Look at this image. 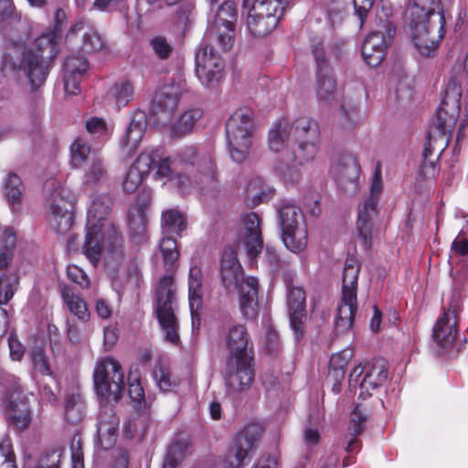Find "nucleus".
<instances>
[{
    "label": "nucleus",
    "instance_id": "obj_1",
    "mask_svg": "<svg viewBox=\"0 0 468 468\" xmlns=\"http://www.w3.org/2000/svg\"><path fill=\"white\" fill-rule=\"evenodd\" d=\"M461 74L453 72L449 80L436 116L431 123L422 154L423 161L420 166V174L426 178L435 176L436 161L448 146L458 116H463V121L468 120V77L463 72Z\"/></svg>",
    "mask_w": 468,
    "mask_h": 468
},
{
    "label": "nucleus",
    "instance_id": "obj_2",
    "mask_svg": "<svg viewBox=\"0 0 468 468\" xmlns=\"http://www.w3.org/2000/svg\"><path fill=\"white\" fill-rule=\"evenodd\" d=\"M93 382L101 404L97 424L98 442L103 450L116 442L120 420L111 406L122 397L124 378L120 363L112 357L99 358L93 370Z\"/></svg>",
    "mask_w": 468,
    "mask_h": 468
},
{
    "label": "nucleus",
    "instance_id": "obj_3",
    "mask_svg": "<svg viewBox=\"0 0 468 468\" xmlns=\"http://www.w3.org/2000/svg\"><path fill=\"white\" fill-rule=\"evenodd\" d=\"M112 204L108 195L92 201L88 211L87 233L83 245V253L96 265L101 251L106 248L111 252L117 251L122 246V237L114 226L105 218Z\"/></svg>",
    "mask_w": 468,
    "mask_h": 468
},
{
    "label": "nucleus",
    "instance_id": "obj_4",
    "mask_svg": "<svg viewBox=\"0 0 468 468\" xmlns=\"http://www.w3.org/2000/svg\"><path fill=\"white\" fill-rule=\"evenodd\" d=\"M222 284L229 292H237L242 314L253 318L258 311V280L245 276L233 248L224 250L220 261Z\"/></svg>",
    "mask_w": 468,
    "mask_h": 468
},
{
    "label": "nucleus",
    "instance_id": "obj_5",
    "mask_svg": "<svg viewBox=\"0 0 468 468\" xmlns=\"http://www.w3.org/2000/svg\"><path fill=\"white\" fill-rule=\"evenodd\" d=\"M294 147L287 153L288 163L280 164L277 172L287 183H294L300 177L296 165H303L314 160L319 152L320 129L318 123L310 118L300 117L294 121Z\"/></svg>",
    "mask_w": 468,
    "mask_h": 468
},
{
    "label": "nucleus",
    "instance_id": "obj_6",
    "mask_svg": "<svg viewBox=\"0 0 468 468\" xmlns=\"http://www.w3.org/2000/svg\"><path fill=\"white\" fill-rule=\"evenodd\" d=\"M59 39L60 34L52 29L38 37L33 47L22 54L18 69L25 73L33 89L45 81L49 63L58 54Z\"/></svg>",
    "mask_w": 468,
    "mask_h": 468
},
{
    "label": "nucleus",
    "instance_id": "obj_7",
    "mask_svg": "<svg viewBox=\"0 0 468 468\" xmlns=\"http://www.w3.org/2000/svg\"><path fill=\"white\" fill-rule=\"evenodd\" d=\"M254 112L244 107L235 111L226 124L228 150L230 158L242 163L250 154L255 134Z\"/></svg>",
    "mask_w": 468,
    "mask_h": 468
},
{
    "label": "nucleus",
    "instance_id": "obj_8",
    "mask_svg": "<svg viewBox=\"0 0 468 468\" xmlns=\"http://www.w3.org/2000/svg\"><path fill=\"white\" fill-rule=\"evenodd\" d=\"M287 3V0H243L250 32L259 37L269 35L277 27Z\"/></svg>",
    "mask_w": 468,
    "mask_h": 468
},
{
    "label": "nucleus",
    "instance_id": "obj_9",
    "mask_svg": "<svg viewBox=\"0 0 468 468\" xmlns=\"http://www.w3.org/2000/svg\"><path fill=\"white\" fill-rule=\"evenodd\" d=\"M156 315L165 339L176 345L179 342V323L176 316V290L173 277L165 275L159 281L156 289Z\"/></svg>",
    "mask_w": 468,
    "mask_h": 468
},
{
    "label": "nucleus",
    "instance_id": "obj_10",
    "mask_svg": "<svg viewBox=\"0 0 468 468\" xmlns=\"http://www.w3.org/2000/svg\"><path fill=\"white\" fill-rule=\"evenodd\" d=\"M44 196L50 228L58 234L67 233L72 225L71 202L69 193L56 178L44 184Z\"/></svg>",
    "mask_w": 468,
    "mask_h": 468
},
{
    "label": "nucleus",
    "instance_id": "obj_11",
    "mask_svg": "<svg viewBox=\"0 0 468 468\" xmlns=\"http://www.w3.org/2000/svg\"><path fill=\"white\" fill-rule=\"evenodd\" d=\"M238 9L235 2L228 0L208 16L206 37L221 50H229L235 43V25Z\"/></svg>",
    "mask_w": 468,
    "mask_h": 468
},
{
    "label": "nucleus",
    "instance_id": "obj_12",
    "mask_svg": "<svg viewBox=\"0 0 468 468\" xmlns=\"http://www.w3.org/2000/svg\"><path fill=\"white\" fill-rule=\"evenodd\" d=\"M178 163L192 176V186L200 189L214 188L217 173L212 156L205 151H197L194 146H186L178 154Z\"/></svg>",
    "mask_w": 468,
    "mask_h": 468
},
{
    "label": "nucleus",
    "instance_id": "obj_13",
    "mask_svg": "<svg viewBox=\"0 0 468 468\" xmlns=\"http://www.w3.org/2000/svg\"><path fill=\"white\" fill-rule=\"evenodd\" d=\"M360 272L358 262L348 259L345 263L342 278V297L338 306L335 324L339 330L350 329L356 312L357 279Z\"/></svg>",
    "mask_w": 468,
    "mask_h": 468
},
{
    "label": "nucleus",
    "instance_id": "obj_14",
    "mask_svg": "<svg viewBox=\"0 0 468 468\" xmlns=\"http://www.w3.org/2000/svg\"><path fill=\"white\" fill-rule=\"evenodd\" d=\"M279 217L286 248L294 253L303 251L307 246L308 233L301 209L286 203L279 208Z\"/></svg>",
    "mask_w": 468,
    "mask_h": 468
},
{
    "label": "nucleus",
    "instance_id": "obj_15",
    "mask_svg": "<svg viewBox=\"0 0 468 468\" xmlns=\"http://www.w3.org/2000/svg\"><path fill=\"white\" fill-rule=\"evenodd\" d=\"M407 22L412 27V40L416 48L423 56H430L438 48L443 37L444 10H439L438 15L431 21L415 20Z\"/></svg>",
    "mask_w": 468,
    "mask_h": 468
},
{
    "label": "nucleus",
    "instance_id": "obj_16",
    "mask_svg": "<svg viewBox=\"0 0 468 468\" xmlns=\"http://www.w3.org/2000/svg\"><path fill=\"white\" fill-rule=\"evenodd\" d=\"M395 33V27L389 20H380L377 27L364 40L362 56L367 64L378 66L384 59Z\"/></svg>",
    "mask_w": 468,
    "mask_h": 468
},
{
    "label": "nucleus",
    "instance_id": "obj_17",
    "mask_svg": "<svg viewBox=\"0 0 468 468\" xmlns=\"http://www.w3.org/2000/svg\"><path fill=\"white\" fill-rule=\"evenodd\" d=\"M225 63L214 47H201L196 54V76L208 89L217 88L224 75Z\"/></svg>",
    "mask_w": 468,
    "mask_h": 468
},
{
    "label": "nucleus",
    "instance_id": "obj_18",
    "mask_svg": "<svg viewBox=\"0 0 468 468\" xmlns=\"http://www.w3.org/2000/svg\"><path fill=\"white\" fill-rule=\"evenodd\" d=\"M382 186L381 175L376 172L372 177L369 196L357 208V231L366 248L371 244L373 221L377 216V205Z\"/></svg>",
    "mask_w": 468,
    "mask_h": 468
},
{
    "label": "nucleus",
    "instance_id": "obj_19",
    "mask_svg": "<svg viewBox=\"0 0 468 468\" xmlns=\"http://www.w3.org/2000/svg\"><path fill=\"white\" fill-rule=\"evenodd\" d=\"M253 358H227L224 371L227 394L235 396L247 390L254 378Z\"/></svg>",
    "mask_w": 468,
    "mask_h": 468
},
{
    "label": "nucleus",
    "instance_id": "obj_20",
    "mask_svg": "<svg viewBox=\"0 0 468 468\" xmlns=\"http://www.w3.org/2000/svg\"><path fill=\"white\" fill-rule=\"evenodd\" d=\"M331 174L338 187L344 192L352 194L356 191L359 167L353 154H340L331 167Z\"/></svg>",
    "mask_w": 468,
    "mask_h": 468
},
{
    "label": "nucleus",
    "instance_id": "obj_21",
    "mask_svg": "<svg viewBox=\"0 0 468 468\" xmlns=\"http://www.w3.org/2000/svg\"><path fill=\"white\" fill-rule=\"evenodd\" d=\"M157 159V150L141 152L123 177L122 187L126 193H133L142 186Z\"/></svg>",
    "mask_w": 468,
    "mask_h": 468
},
{
    "label": "nucleus",
    "instance_id": "obj_22",
    "mask_svg": "<svg viewBox=\"0 0 468 468\" xmlns=\"http://www.w3.org/2000/svg\"><path fill=\"white\" fill-rule=\"evenodd\" d=\"M457 303L443 309L433 328V340L439 348L446 351L453 344L457 333Z\"/></svg>",
    "mask_w": 468,
    "mask_h": 468
},
{
    "label": "nucleus",
    "instance_id": "obj_23",
    "mask_svg": "<svg viewBox=\"0 0 468 468\" xmlns=\"http://www.w3.org/2000/svg\"><path fill=\"white\" fill-rule=\"evenodd\" d=\"M239 237L243 241L249 257H256L262 249L260 218L255 213H248L241 218Z\"/></svg>",
    "mask_w": 468,
    "mask_h": 468
},
{
    "label": "nucleus",
    "instance_id": "obj_24",
    "mask_svg": "<svg viewBox=\"0 0 468 468\" xmlns=\"http://www.w3.org/2000/svg\"><path fill=\"white\" fill-rule=\"evenodd\" d=\"M228 358H253L250 335L244 325H232L225 336Z\"/></svg>",
    "mask_w": 468,
    "mask_h": 468
},
{
    "label": "nucleus",
    "instance_id": "obj_25",
    "mask_svg": "<svg viewBox=\"0 0 468 468\" xmlns=\"http://www.w3.org/2000/svg\"><path fill=\"white\" fill-rule=\"evenodd\" d=\"M88 69V63L82 56H69L63 67L64 90L68 96L80 92V83Z\"/></svg>",
    "mask_w": 468,
    "mask_h": 468
},
{
    "label": "nucleus",
    "instance_id": "obj_26",
    "mask_svg": "<svg viewBox=\"0 0 468 468\" xmlns=\"http://www.w3.org/2000/svg\"><path fill=\"white\" fill-rule=\"evenodd\" d=\"M152 167L156 169L154 173L156 179L165 180V183L169 182L183 192H186L193 187L189 176L176 172V161H172L169 157L162 158L158 154V159Z\"/></svg>",
    "mask_w": 468,
    "mask_h": 468
},
{
    "label": "nucleus",
    "instance_id": "obj_27",
    "mask_svg": "<svg viewBox=\"0 0 468 468\" xmlns=\"http://www.w3.org/2000/svg\"><path fill=\"white\" fill-rule=\"evenodd\" d=\"M287 303L291 327L296 338L300 339L303 334V319L305 316V292L303 288L290 286L288 288Z\"/></svg>",
    "mask_w": 468,
    "mask_h": 468
},
{
    "label": "nucleus",
    "instance_id": "obj_28",
    "mask_svg": "<svg viewBox=\"0 0 468 468\" xmlns=\"http://www.w3.org/2000/svg\"><path fill=\"white\" fill-rule=\"evenodd\" d=\"M186 91V81L180 76L176 80L163 86L155 95V103L163 112L172 113L177 107L180 96Z\"/></svg>",
    "mask_w": 468,
    "mask_h": 468
},
{
    "label": "nucleus",
    "instance_id": "obj_29",
    "mask_svg": "<svg viewBox=\"0 0 468 468\" xmlns=\"http://www.w3.org/2000/svg\"><path fill=\"white\" fill-rule=\"evenodd\" d=\"M388 378V365L384 359H376L366 366V372L359 383V398L370 396V390L382 386Z\"/></svg>",
    "mask_w": 468,
    "mask_h": 468
},
{
    "label": "nucleus",
    "instance_id": "obj_30",
    "mask_svg": "<svg viewBox=\"0 0 468 468\" xmlns=\"http://www.w3.org/2000/svg\"><path fill=\"white\" fill-rule=\"evenodd\" d=\"M294 122L290 123L287 121H282L276 123L269 132L268 144L271 151L282 153L285 161H287V153L290 138L294 140Z\"/></svg>",
    "mask_w": 468,
    "mask_h": 468
},
{
    "label": "nucleus",
    "instance_id": "obj_31",
    "mask_svg": "<svg viewBox=\"0 0 468 468\" xmlns=\"http://www.w3.org/2000/svg\"><path fill=\"white\" fill-rule=\"evenodd\" d=\"M146 128V116L137 112L132 118L120 146L125 154H132L139 146Z\"/></svg>",
    "mask_w": 468,
    "mask_h": 468
},
{
    "label": "nucleus",
    "instance_id": "obj_32",
    "mask_svg": "<svg viewBox=\"0 0 468 468\" xmlns=\"http://www.w3.org/2000/svg\"><path fill=\"white\" fill-rule=\"evenodd\" d=\"M262 431L263 428L260 423L248 424L236 435L234 450L248 457L256 450Z\"/></svg>",
    "mask_w": 468,
    "mask_h": 468
},
{
    "label": "nucleus",
    "instance_id": "obj_33",
    "mask_svg": "<svg viewBox=\"0 0 468 468\" xmlns=\"http://www.w3.org/2000/svg\"><path fill=\"white\" fill-rule=\"evenodd\" d=\"M202 278L201 269L197 266H192L188 273V300L193 324L196 317L198 316V310L202 303Z\"/></svg>",
    "mask_w": 468,
    "mask_h": 468
},
{
    "label": "nucleus",
    "instance_id": "obj_34",
    "mask_svg": "<svg viewBox=\"0 0 468 468\" xmlns=\"http://www.w3.org/2000/svg\"><path fill=\"white\" fill-rule=\"evenodd\" d=\"M84 31L82 36V49L87 53H93L102 50L105 48V42L101 34L85 21L80 20L74 23L69 33H78Z\"/></svg>",
    "mask_w": 468,
    "mask_h": 468
},
{
    "label": "nucleus",
    "instance_id": "obj_35",
    "mask_svg": "<svg viewBox=\"0 0 468 468\" xmlns=\"http://www.w3.org/2000/svg\"><path fill=\"white\" fill-rule=\"evenodd\" d=\"M440 0H414L405 12L406 21H431L438 15Z\"/></svg>",
    "mask_w": 468,
    "mask_h": 468
},
{
    "label": "nucleus",
    "instance_id": "obj_36",
    "mask_svg": "<svg viewBox=\"0 0 468 468\" xmlns=\"http://www.w3.org/2000/svg\"><path fill=\"white\" fill-rule=\"evenodd\" d=\"M10 255L0 253V290L4 291V299L0 303H6L14 295L18 284V278L8 270Z\"/></svg>",
    "mask_w": 468,
    "mask_h": 468
},
{
    "label": "nucleus",
    "instance_id": "obj_37",
    "mask_svg": "<svg viewBox=\"0 0 468 468\" xmlns=\"http://www.w3.org/2000/svg\"><path fill=\"white\" fill-rule=\"evenodd\" d=\"M367 409L362 405H357L350 415V431L352 438L348 441L346 451L349 453L357 452L361 444L356 436L362 431V425L365 423L367 416Z\"/></svg>",
    "mask_w": 468,
    "mask_h": 468
},
{
    "label": "nucleus",
    "instance_id": "obj_38",
    "mask_svg": "<svg viewBox=\"0 0 468 468\" xmlns=\"http://www.w3.org/2000/svg\"><path fill=\"white\" fill-rule=\"evenodd\" d=\"M133 87L128 80L116 82L108 91L106 101L118 110L125 106L133 97Z\"/></svg>",
    "mask_w": 468,
    "mask_h": 468
},
{
    "label": "nucleus",
    "instance_id": "obj_39",
    "mask_svg": "<svg viewBox=\"0 0 468 468\" xmlns=\"http://www.w3.org/2000/svg\"><path fill=\"white\" fill-rule=\"evenodd\" d=\"M66 420L72 424L81 422L86 416V406L79 393L68 394L64 399Z\"/></svg>",
    "mask_w": 468,
    "mask_h": 468
},
{
    "label": "nucleus",
    "instance_id": "obj_40",
    "mask_svg": "<svg viewBox=\"0 0 468 468\" xmlns=\"http://www.w3.org/2000/svg\"><path fill=\"white\" fill-rule=\"evenodd\" d=\"M24 193V186L20 177L10 174L4 183V195L11 205L13 210L19 208Z\"/></svg>",
    "mask_w": 468,
    "mask_h": 468
},
{
    "label": "nucleus",
    "instance_id": "obj_41",
    "mask_svg": "<svg viewBox=\"0 0 468 468\" xmlns=\"http://www.w3.org/2000/svg\"><path fill=\"white\" fill-rule=\"evenodd\" d=\"M106 175L107 171L103 159L99 154H93L91 162L85 171L83 184L93 187L101 183L106 178Z\"/></svg>",
    "mask_w": 468,
    "mask_h": 468
},
{
    "label": "nucleus",
    "instance_id": "obj_42",
    "mask_svg": "<svg viewBox=\"0 0 468 468\" xmlns=\"http://www.w3.org/2000/svg\"><path fill=\"white\" fill-rule=\"evenodd\" d=\"M353 356L354 351L351 348H345L334 354L329 361L328 378L342 381L345 377V368Z\"/></svg>",
    "mask_w": 468,
    "mask_h": 468
},
{
    "label": "nucleus",
    "instance_id": "obj_43",
    "mask_svg": "<svg viewBox=\"0 0 468 468\" xmlns=\"http://www.w3.org/2000/svg\"><path fill=\"white\" fill-rule=\"evenodd\" d=\"M336 93V82L327 72H318L316 96L319 101L330 104Z\"/></svg>",
    "mask_w": 468,
    "mask_h": 468
},
{
    "label": "nucleus",
    "instance_id": "obj_44",
    "mask_svg": "<svg viewBox=\"0 0 468 468\" xmlns=\"http://www.w3.org/2000/svg\"><path fill=\"white\" fill-rule=\"evenodd\" d=\"M7 421L17 431H25L31 422V410L27 403L7 410Z\"/></svg>",
    "mask_w": 468,
    "mask_h": 468
},
{
    "label": "nucleus",
    "instance_id": "obj_45",
    "mask_svg": "<svg viewBox=\"0 0 468 468\" xmlns=\"http://www.w3.org/2000/svg\"><path fill=\"white\" fill-rule=\"evenodd\" d=\"M202 116L199 109H192L183 112L172 127L174 136H182L192 131L197 121Z\"/></svg>",
    "mask_w": 468,
    "mask_h": 468
},
{
    "label": "nucleus",
    "instance_id": "obj_46",
    "mask_svg": "<svg viewBox=\"0 0 468 468\" xmlns=\"http://www.w3.org/2000/svg\"><path fill=\"white\" fill-rule=\"evenodd\" d=\"M162 228L165 232L178 234L186 229V219L182 212L170 208L163 212Z\"/></svg>",
    "mask_w": 468,
    "mask_h": 468
},
{
    "label": "nucleus",
    "instance_id": "obj_47",
    "mask_svg": "<svg viewBox=\"0 0 468 468\" xmlns=\"http://www.w3.org/2000/svg\"><path fill=\"white\" fill-rule=\"evenodd\" d=\"M70 164L73 167L79 168L88 161L89 156L95 152H91L90 146L83 138H77L69 147Z\"/></svg>",
    "mask_w": 468,
    "mask_h": 468
},
{
    "label": "nucleus",
    "instance_id": "obj_48",
    "mask_svg": "<svg viewBox=\"0 0 468 468\" xmlns=\"http://www.w3.org/2000/svg\"><path fill=\"white\" fill-rule=\"evenodd\" d=\"M389 82L399 100H410L412 97V77L404 73H392Z\"/></svg>",
    "mask_w": 468,
    "mask_h": 468
},
{
    "label": "nucleus",
    "instance_id": "obj_49",
    "mask_svg": "<svg viewBox=\"0 0 468 468\" xmlns=\"http://www.w3.org/2000/svg\"><path fill=\"white\" fill-rule=\"evenodd\" d=\"M153 377L158 388L164 392H168L178 385L177 378L172 375L170 369L163 363L154 367Z\"/></svg>",
    "mask_w": 468,
    "mask_h": 468
},
{
    "label": "nucleus",
    "instance_id": "obj_50",
    "mask_svg": "<svg viewBox=\"0 0 468 468\" xmlns=\"http://www.w3.org/2000/svg\"><path fill=\"white\" fill-rule=\"evenodd\" d=\"M271 195L272 191L264 188V182L260 177L251 180L246 189L247 199L253 205L267 201Z\"/></svg>",
    "mask_w": 468,
    "mask_h": 468
},
{
    "label": "nucleus",
    "instance_id": "obj_51",
    "mask_svg": "<svg viewBox=\"0 0 468 468\" xmlns=\"http://www.w3.org/2000/svg\"><path fill=\"white\" fill-rule=\"evenodd\" d=\"M128 224L134 235H142L146 229L147 218L143 207L139 204L131 206L128 210Z\"/></svg>",
    "mask_w": 468,
    "mask_h": 468
},
{
    "label": "nucleus",
    "instance_id": "obj_52",
    "mask_svg": "<svg viewBox=\"0 0 468 468\" xmlns=\"http://www.w3.org/2000/svg\"><path fill=\"white\" fill-rule=\"evenodd\" d=\"M63 299L69 311L80 320L87 321L90 317L85 302L77 294L69 292H63Z\"/></svg>",
    "mask_w": 468,
    "mask_h": 468
},
{
    "label": "nucleus",
    "instance_id": "obj_53",
    "mask_svg": "<svg viewBox=\"0 0 468 468\" xmlns=\"http://www.w3.org/2000/svg\"><path fill=\"white\" fill-rule=\"evenodd\" d=\"M160 250L164 259V262L167 266H173L178 259V250L176 242L172 238H164L160 242Z\"/></svg>",
    "mask_w": 468,
    "mask_h": 468
},
{
    "label": "nucleus",
    "instance_id": "obj_54",
    "mask_svg": "<svg viewBox=\"0 0 468 468\" xmlns=\"http://www.w3.org/2000/svg\"><path fill=\"white\" fill-rule=\"evenodd\" d=\"M30 356L34 369L36 371L45 376H52V371L48 364V357L45 354V351L41 347L33 348Z\"/></svg>",
    "mask_w": 468,
    "mask_h": 468
},
{
    "label": "nucleus",
    "instance_id": "obj_55",
    "mask_svg": "<svg viewBox=\"0 0 468 468\" xmlns=\"http://www.w3.org/2000/svg\"><path fill=\"white\" fill-rule=\"evenodd\" d=\"M150 47L154 54L160 59H166L173 52L172 45L163 36H155L150 39Z\"/></svg>",
    "mask_w": 468,
    "mask_h": 468
},
{
    "label": "nucleus",
    "instance_id": "obj_56",
    "mask_svg": "<svg viewBox=\"0 0 468 468\" xmlns=\"http://www.w3.org/2000/svg\"><path fill=\"white\" fill-rule=\"evenodd\" d=\"M188 448V439L185 434H182L172 442L166 454L180 461L187 454Z\"/></svg>",
    "mask_w": 468,
    "mask_h": 468
},
{
    "label": "nucleus",
    "instance_id": "obj_57",
    "mask_svg": "<svg viewBox=\"0 0 468 468\" xmlns=\"http://www.w3.org/2000/svg\"><path fill=\"white\" fill-rule=\"evenodd\" d=\"M340 114L344 122L348 125L357 122V102L354 100L343 99L340 106Z\"/></svg>",
    "mask_w": 468,
    "mask_h": 468
},
{
    "label": "nucleus",
    "instance_id": "obj_58",
    "mask_svg": "<svg viewBox=\"0 0 468 468\" xmlns=\"http://www.w3.org/2000/svg\"><path fill=\"white\" fill-rule=\"evenodd\" d=\"M0 468H16L11 441L5 440L0 443Z\"/></svg>",
    "mask_w": 468,
    "mask_h": 468
},
{
    "label": "nucleus",
    "instance_id": "obj_59",
    "mask_svg": "<svg viewBox=\"0 0 468 468\" xmlns=\"http://www.w3.org/2000/svg\"><path fill=\"white\" fill-rule=\"evenodd\" d=\"M86 129L88 133L98 137L106 136L111 133V128L107 125L106 122L98 117L90 118L86 122Z\"/></svg>",
    "mask_w": 468,
    "mask_h": 468
},
{
    "label": "nucleus",
    "instance_id": "obj_60",
    "mask_svg": "<svg viewBox=\"0 0 468 468\" xmlns=\"http://www.w3.org/2000/svg\"><path fill=\"white\" fill-rule=\"evenodd\" d=\"M22 403H27L19 386L15 385L5 394V404L6 409H12L21 406Z\"/></svg>",
    "mask_w": 468,
    "mask_h": 468
},
{
    "label": "nucleus",
    "instance_id": "obj_61",
    "mask_svg": "<svg viewBox=\"0 0 468 468\" xmlns=\"http://www.w3.org/2000/svg\"><path fill=\"white\" fill-rule=\"evenodd\" d=\"M128 392L132 400L137 403L138 410L145 408L144 391L138 379L130 381Z\"/></svg>",
    "mask_w": 468,
    "mask_h": 468
},
{
    "label": "nucleus",
    "instance_id": "obj_62",
    "mask_svg": "<svg viewBox=\"0 0 468 468\" xmlns=\"http://www.w3.org/2000/svg\"><path fill=\"white\" fill-rule=\"evenodd\" d=\"M247 457L236 450L228 452L220 463L221 468H242Z\"/></svg>",
    "mask_w": 468,
    "mask_h": 468
},
{
    "label": "nucleus",
    "instance_id": "obj_63",
    "mask_svg": "<svg viewBox=\"0 0 468 468\" xmlns=\"http://www.w3.org/2000/svg\"><path fill=\"white\" fill-rule=\"evenodd\" d=\"M68 277L82 288L90 285V280L82 269L77 265H69L67 269Z\"/></svg>",
    "mask_w": 468,
    "mask_h": 468
},
{
    "label": "nucleus",
    "instance_id": "obj_64",
    "mask_svg": "<svg viewBox=\"0 0 468 468\" xmlns=\"http://www.w3.org/2000/svg\"><path fill=\"white\" fill-rule=\"evenodd\" d=\"M279 461L274 454H263L253 464L251 468H278Z\"/></svg>",
    "mask_w": 468,
    "mask_h": 468
}]
</instances>
